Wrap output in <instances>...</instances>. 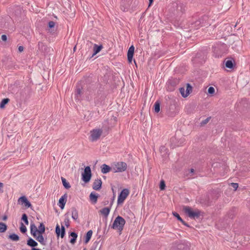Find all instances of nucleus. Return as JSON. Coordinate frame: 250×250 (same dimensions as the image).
Here are the masks:
<instances>
[{"label":"nucleus","instance_id":"nucleus-1","mask_svg":"<svg viewBox=\"0 0 250 250\" xmlns=\"http://www.w3.org/2000/svg\"><path fill=\"white\" fill-rule=\"evenodd\" d=\"M45 230V226L42 223H40L38 229L34 223L30 224V232L31 235L42 245H46L45 241L42 236Z\"/></svg>","mask_w":250,"mask_h":250},{"label":"nucleus","instance_id":"nucleus-2","mask_svg":"<svg viewBox=\"0 0 250 250\" xmlns=\"http://www.w3.org/2000/svg\"><path fill=\"white\" fill-rule=\"evenodd\" d=\"M31 89L25 86L21 88L15 94V98L17 103L20 104L24 103L31 97Z\"/></svg>","mask_w":250,"mask_h":250},{"label":"nucleus","instance_id":"nucleus-3","mask_svg":"<svg viewBox=\"0 0 250 250\" xmlns=\"http://www.w3.org/2000/svg\"><path fill=\"white\" fill-rule=\"evenodd\" d=\"M227 45L224 43H217L212 46V51L216 58L221 57L227 51Z\"/></svg>","mask_w":250,"mask_h":250},{"label":"nucleus","instance_id":"nucleus-4","mask_svg":"<svg viewBox=\"0 0 250 250\" xmlns=\"http://www.w3.org/2000/svg\"><path fill=\"white\" fill-rule=\"evenodd\" d=\"M106 96L102 90L99 89L94 94V102L96 106H100L104 104Z\"/></svg>","mask_w":250,"mask_h":250},{"label":"nucleus","instance_id":"nucleus-5","mask_svg":"<svg viewBox=\"0 0 250 250\" xmlns=\"http://www.w3.org/2000/svg\"><path fill=\"white\" fill-rule=\"evenodd\" d=\"M125 224V220L121 216H118L114 221L111 228L121 232Z\"/></svg>","mask_w":250,"mask_h":250},{"label":"nucleus","instance_id":"nucleus-6","mask_svg":"<svg viewBox=\"0 0 250 250\" xmlns=\"http://www.w3.org/2000/svg\"><path fill=\"white\" fill-rule=\"evenodd\" d=\"M183 210L188 216L191 219H196L200 216L201 211L198 209H193L188 206H185L183 208Z\"/></svg>","mask_w":250,"mask_h":250},{"label":"nucleus","instance_id":"nucleus-7","mask_svg":"<svg viewBox=\"0 0 250 250\" xmlns=\"http://www.w3.org/2000/svg\"><path fill=\"white\" fill-rule=\"evenodd\" d=\"M170 146L172 148L182 146L185 144V139L184 138H181L179 139L176 136H173L170 139Z\"/></svg>","mask_w":250,"mask_h":250},{"label":"nucleus","instance_id":"nucleus-8","mask_svg":"<svg viewBox=\"0 0 250 250\" xmlns=\"http://www.w3.org/2000/svg\"><path fill=\"white\" fill-rule=\"evenodd\" d=\"M129 194V190L127 188L123 189L118 197L117 203L118 205L123 203Z\"/></svg>","mask_w":250,"mask_h":250},{"label":"nucleus","instance_id":"nucleus-9","mask_svg":"<svg viewBox=\"0 0 250 250\" xmlns=\"http://www.w3.org/2000/svg\"><path fill=\"white\" fill-rule=\"evenodd\" d=\"M127 168V165L123 162H120L115 163L113 166V169L115 172H123Z\"/></svg>","mask_w":250,"mask_h":250},{"label":"nucleus","instance_id":"nucleus-10","mask_svg":"<svg viewBox=\"0 0 250 250\" xmlns=\"http://www.w3.org/2000/svg\"><path fill=\"white\" fill-rule=\"evenodd\" d=\"M205 55L203 52L197 53L194 58L192 60L193 63H202L205 61Z\"/></svg>","mask_w":250,"mask_h":250},{"label":"nucleus","instance_id":"nucleus-11","mask_svg":"<svg viewBox=\"0 0 250 250\" xmlns=\"http://www.w3.org/2000/svg\"><path fill=\"white\" fill-rule=\"evenodd\" d=\"M104 129V127H103L102 129H93L91 131V134H90L91 140L92 141H96L97 139H98L100 137L101 135H102V133Z\"/></svg>","mask_w":250,"mask_h":250},{"label":"nucleus","instance_id":"nucleus-12","mask_svg":"<svg viewBox=\"0 0 250 250\" xmlns=\"http://www.w3.org/2000/svg\"><path fill=\"white\" fill-rule=\"evenodd\" d=\"M83 180L85 182H88L91 177V169L89 167L87 166L84 168V172L82 174Z\"/></svg>","mask_w":250,"mask_h":250},{"label":"nucleus","instance_id":"nucleus-13","mask_svg":"<svg viewBox=\"0 0 250 250\" xmlns=\"http://www.w3.org/2000/svg\"><path fill=\"white\" fill-rule=\"evenodd\" d=\"M178 80L177 79L168 80L167 83V89L169 91H173L175 87L178 83Z\"/></svg>","mask_w":250,"mask_h":250},{"label":"nucleus","instance_id":"nucleus-14","mask_svg":"<svg viewBox=\"0 0 250 250\" xmlns=\"http://www.w3.org/2000/svg\"><path fill=\"white\" fill-rule=\"evenodd\" d=\"M97 88V85L95 84H91L88 86L87 88V93L86 94V100L88 101H90L91 99V95L92 94L93 92L96 90Z\"/></svg>","mask_w":250,"mask_h":250},{"label":"nucleus","instance_id":"nucleus-15","mask_svg":"<svg viewBox=\"0 0 250 250\" xmlns=\"http://www.w3.org/2000/svg\"><path fill=\"white\" fill-rule=\"evenodd\" d=\"M18 203L23 205L26 208H30L32 206L31 203L24 196H21L19 198Z\"/></svg>","mask_w":250,"mask_h":250},{"label":"nucleus","instance_id":"nucleus-16","mask_svg":"<svg viewBox=\"0 0 250 250\" xmlns=\"http://www.w3.org/2000/svg\"><path fill=\"white\" fill-rule=\"evenodd\" d=\"M132 0H122L121 5V10L124 12L127 11L132 3Z\"/></svg>","mask_w":250,"mask_h":250},{"label":"nucleus","instance_id":"nucleus-17","mask_svg":"<svg viewBox=\"0 0 250 250\" xmlns=\"http://www.w3.org/2000/svg\"><path fill=\"white\" fill-rule=\"evenodd\" d=\"M67 198V194L63 195L59 199L58 205L61 209H63Z\"/></svg>","mask_w":250,"mask_h":250},{"label":"nucleus","instance_id":"nucleus-18","mask_svg":"<svg viewBox=\"0 0 250 250\" xmlns=\"http://www.w3.org/2000/svg\"><path fill=\"white\" fill-rule=\"evenodd\" d=\"M134 53V47L131 45L128 49L127 51V60L129 63H131Z\"/></svg>","mask_w":250,"mask_h":250},{"label":"nucleus","instance_id":"nucleus-19","mask_svg":"<svg viewBox=\"0 0 250 250\" xmlns=\"http://www.w3.org/2000/svg\"><path fill=\"white\" fill-rule=\"evenodd\" d=\"M38 49L40 52L45 54L47 52L48 48L44 43L39 42L38 44Z\"/></svg>","mask_w":250,"mask_h":250},{"label":"nucleus","instance_id":"nucleus-20","mask_svg":"<svg viewBox=\"0 0 250 250\" xmlns=\"http://www.w3.org/2000/svg\"><path fill=\"white\" fill-rule=\"evenodd\" d=\"M226 67L232 69L235 65L234 60L232 58L225 61Z\"/></svg>","mask_w":250,"mask_h":250},{"label":"nucleus","instance_id":"nucleus-21","mask_svg":"<svg viewBox=\"0 0 250 250\" xmlns=\"http://www.w3.org/2000/svg\"><path fill=\"white\" fill-rule=\"evenodd\" d=\"M159 151L161 156H167L170 154L168 149L164 146L160 147Z\"/></svg>","mask_w":250,"mask_h":250},{"label":"nucleus","instance_id":"nucleus-22","mask_svg":"<svg viewBox=\"0 0 250 250\" xmlns=\"http://www.w3.org/2000/svg\"><path fill=\"white\" fill-rule=\"evenodd\" d=\"M102 186V181L101 179H96L93 184V188L95 190H99L101 188Z\"/></svg>","mask_w":250,"mask_h":250},{"label":"nucleus","instance_id":"nucleus-23","mask_svg":"<svg viewBox=\"0 0 250 250\" xmlns=\"http://www.w3.org/2000/svg\"><path fill=\"white\" fill-rule=\"evenodd\" d=\"M103 48L102 45H98L97 44H94L93 46V53L92 54V57L94 55L98 53Z\"/></svg>","mask_w":250,"mask_h":250},{"label":"nucleus","instance_id":"nucleus-24","mask_svg":"<svg viewBox=\"0 0 250 250\" xmlns=\"http://www.w3.org/2000/svg\"><path fill=\"white\" fill-rule=\"evenodd\" d=\"M110 209V207L104 208L100 210V212L104 216L107 217L109 214Z\"/></svg>","mask_w":250,"mask_h":250},{"label":"nucleus","instance_id":"nucleus-25","mask_svg":"<svg viewBox=\"0 0 250 250\" xmlns=\"http://www.w3.org/2000/svg\"><path fill=\"white\" fill-rule=\"evenodd\" d=\"M71 212H72V213H71L72 218L74 220H77L79 217L78 212L77 210L75 208H72Z\"/></svg>","mask_w":250,"mask_h":250},{"label":"nucleus","instance_id":"nucleus-26","mask_svg":"<svg viewBox=\"0 0 250 250\" xmlns=\"http://www.w3.org/2000/svg\"><path fill=\"white\" fill-rule=\"evenodd\" d=\"M89 198H90V200L94 204H95L97 203V199H98V195L96 193H95L94 192H91L90 194Z\"/></svg>","mask_w":250,"mask_h":250},{"label":"nucleus","instance_id":"nucleus-27","mask_svg":"<svg viewBox=\"0 0 250 250\" xmlns=\"http://www.w3.org/2000/svg\"><path fill=\"white\" fill-rule=\"evenodd\" d=\"M154 112L156 113L159 112L160 110V102L159 101H156L154 104Z\"/></svg>","mask_w":250,"mask_h":250},{"label":"nucleus","instance_id":"nucleus-28","mask_svg":"<svg viewBox=\"0 0 250 250\" xmlns=\"http://www.w3.org/2000/svg\"><path fill=\"white\" fill-rule=\"evenodd\" d=\"M9 101V99L7 98L2 99L1 102L0 103V108H4L5 107V105L7 104Z\"/></svg>","mask_w":250,"mask_h":250},{"label":"nucleus","instance_id":"nucleus-29","mask_svg":"<svg viewBox=\"0 0 250 250\" xmlns=\"http://www.w3.org/2000/svg\"><path fill=\"white\" fill-rule=\"evenodd\" d=\"M192 90V87L189 83H187L186 85V90L185 96H188L189 94L191 92Z\"/></svg>","mask_w":250,"mask_h":250},{"label":"nucleus","instance_id":"nucleus-30","mask_svg":"<svg viewBox=\"0 0 250 250\" xmlns=\"http://www.w3.org/2000/svg\"><path fill=\"white\" fill-rule=\"evenodd\" d=\"M27 244L30 247H36L38 245V243L32 238H29L27 240Z\"/></svg>","mask_w":250,"mask_h":250},{"label":"nucleus","instance_id":"nucleus-31","mask_svg":"<svg viewBox=\"0 0 250 250\" xmlns=\"http://www.w3.org/2000/svg\"><path fill=\"white\" fill-rule=\"evenodd\" d=\"M82 94L83 93L82 91V88H81L80 87H77V88L76 89L75 94L76 98L79 99L80 98H81Z\"/></svg>","mask_w":250,"mask_h":250},{"label":"nucleus","instance_id":"nucleus-32","mask_svg":"<svg viewBox=\"0 0 250 250\" xmlns=\"http://www.w3.org/2000/svg\"><path fill=\"white\" fill-rule=\"evenodd\" d=\"M110 167L104 164L102 166V172L103 173H106L110 171Z\"/></svg>","mask_w":250,"mask_h":250},{"label":"nucleus","instance_id":"nucleus-33","mask_svg":"<svg viewBox=\"0 0 250 250\" xmlns=\"http://www.w3.org/2000/svg\"><path fill=\"white\" fill-rule=\"evenodd\" d=\"M93 232L91 230H90L87 231L86 234L85 239V243H87L89 240H90L92 235Z\"/></svg>","mask_w":250,"mask_h":250},{"label":"nucleus","instance_id":"nucleus-34","mask_svg":"<svg viewBox=\"0 0 250 250\" xmlns=\"http://www.w3.org/2000/svg\"><path fill=\"white\" fill-rule=\"evenodd\" d=\"M70 235L72 237V238L70 240V242L72 244H74L78 236L77 234L75 232H72Z\"/></svg>","mask_w":250,"mask_h":250},{"label":"nucleus","instance_id":"nucleus-35","mask_svg":"<svg viewBox=\"0 0 250 250\" xmlns=\"http://www.w3.org/2000/svg\"><path fill=\"white\" fill-rule=\"evenodd\" d=\"M173 215L177 218V219L180 221L183 224L185 225V226H187V224L185 223V222L182 219V218L180 216L178 213L175 212H172Z\"/></svg>","mask_w":250,"mask_h":250},{"label":"nucleus","instance_id":"nucleus-36","mask_svg":"<svg viewBox=\"0 0 250 250\" xmlns=\"http://www.w3.org/2000/svg\"><path fill=\"white\" fill-rule=\"evenodd\" d=\"M56 23L55 22L53 21H49L48 23V28L49 30H51V31H49L50 33L52 32L53 30H52L53 28H54L55 26Z\"/></svg>","mask_w":250,"mask_h":250},{"label":"nucleus","instance_id":"nucleus-37","mask_svg":"<svg viewBox=\"0 0 250 250\" xmlns=\"http://www.w3.org/2000/svg\"><path fill=\"white\" fill-rule=\"evenodd\" d=\"M62 179V184H63V186L66 188V189H68L70 188V184L69 183H68L66 179L63 178V177H62L61 178Z\"/></svg>","mask_w":250,"mask_h":250},{"label":"nucleus","instance_id":"nucleus-38","mask_svg":"<svg viewBox=\"0 0 250 250\" xmlns=\"http://www.w3.org/2000/svg\"><path fill=\"white\" fill-rule=\"evenodd\" d=\"M7 229V226L3 223H0V232H4Z\"/></svg>","mask_w":250,"mask_h":250},{"label":"nucleus","instance_id":"nucleus-39","mask_svg":"<svg viewBox=\"0 0 250 250\" xmlns=\"http://www.w3.org/2000/svg\"><path fill=\"white\" fill-rule=\"evenodd\" d=\"M210 119H211V117H208L206 119L202 121L200 123V126H204L210 121Z\"/></svg>","mask_w":250,"mask_h":250},{"label":"nucleus","instance_id":"nucleus-40","mask_svg":"<svg viewBox=\"0 0 250 250\" xmlns=\"http://www.w3.org/2000/svg\"><path fill=\"white\" fill-rule=\"evenodd\" d=\"M9 238L13 241H17L19 240V237L16 234L10 235Z\"/></svg>","mask_w":250,"mask_h":250},{"label":"nucleus","instance_id":"nucleus-41","mask_svg":"<svg viewBox=\"0 0 250 250\" xmlns=\"http://www.w3.org/2000/svg\"><path fill=\"white\" fill-rule=\"evenodd\" d=\"M21 219L23 221H24V222L25 223V224L26 225H28V221L27 216L26 215V214L24 213V214H22Z\"/></svg>","mask_w":250,"mask_h":250},{"label":"nucleus","instance_id":"nucleus-42","mask_svg":"<svg viewBox=\"0 0 250 250\" xmlns=\"http://www.w3.org/2000/svg\"><path fill=\"white\" fill-rule=\"evenodd\" d=\"M20 229V231L23 233H25L27 231L26 227L23 225L22 223H21Z\"/></svg>","mask_w":250,"mask_h":250},{"label":"nucleus","instance_id":"nucleus-43","mask_svg":"<svg viewBox=\"0 0 250 250\" xmlns=\"http://www.w3.org/2000/svg\"><path fill=\"white\" fill-rule=\"evenodd\" d=\"M183 4L182 3H180L179 4H177V10L180 11L181 13H183L185 11V8H183Z\"/></svg>","mask_w":250,"mask_h":250},{"label":"nucleus","instance_id":"nucleus-44","mask_svg":"<svg viewBox=\"0 0 250 250\" xmlns=\"http://www.w3.org/2000/svg\"><path fill=\"white\" fill-rule=\"evenodd\" d=\"M179 91H180V92L182 95V96L184 98H186L187 97V96H185V93H186V90H185V89L184 87H181L179 89Z\"/></svg>","mask_w":250,"mask_h":250},{"label":"nucleus","instance_id":"nucleus-45","mask_svg":"<svg viewBox=\"0 0 250 250\" xmlns=\"http://www.w3.org/2000/svg\"><path fill=\"white\" fill-rule=\"evenodd\" d=\"M208 93L209 94H213L215 92V89L212 86H210L208 88Z\"/></svg>","mask_w":250,"mask_h":250},{"label":"nucleus","instance_id":"nucleus-46","mask_svg":"<svg viewBox=\"0 0 250 250\" xmlns=\"http://www.w3.org/2000/svg\"><path fill=\"white\" fill-rule=\"evenodd\" d=\"M166 185L164 181L162 180L160 182V188L161 190H164L165 188Z\"/></svg>","mask_w":250,"mask_h":250},{"label":"nucleus","instance_id":"nucleus-47","mask_svg":"<svg viewBox=\"0 0 250 250\" xmlns=\"http://www.w3.org/2000/svg\"><path fill=\"white\" fill-rule=\"evenodd\" d=\"M231 185L235 190H236L238 188V184L237 183H231Z\"/></svg>","mask_w":250,"mask_h":250},{"label":"nucleus","instance_id":"nucleus-48","mask_svg":"<svg viewBox=\"0 0 250 250\" xmlns=\"http://www.w3.org/2000/svg\"><path fill=\"white\" fill-rule=\"evenodd\" d=\"M61 230L60 228V226L59 225H57L56 228V232L58 235H59L60 234Z\"/></svg>","mask_w":250,"mask_h":250},{"label":"nucleus","instance_id":"nucleus-49","mask_svg":"<svg viewBox=\"0 0 250 250\" xmlns=\"http://www.w3.org/2000/svg\"><path fill=\"white\" fill-rule=\"evenodd\" d=\"M65 234V229L63 226L61 228V237L63 238Z\"/></svg>","mask_w":250,"mask_h":250},{"label":"nucleus","instance_id":"nucleus-50","mask_svg":"<svg viewBox=\"0 0 250 250\" xmlns=\"http://www.w3.org/2000/svg\"><path fill=\"white\" fill-rule=\"evenodd\" d=\"M1 40H2L3 41H4V42L6 41L7 39V36H6V35H2L1 36Z\"/></svg>","mask_w":250,"mask_h":250},{"label":"nucleus","instance_id":"nucleus-51","mask_svg":"<svg viewBox=\"0 0 250 250\" xmlns=\"http://www.w3.org/2000/svg\"><path fill=\"white\" fill-rule=\"evenodd\" d=\"M24 47L22 46H20L18 47V50L20 52H21L23 51Z\"/></svg>","mask_w":250,"mask_h":250},{"label":"nucleus","instance_id":"nucleus-52","mask_svg":"<svg viewBox=\"0 0 250 250\" xmlns=\"http://www.w3.org/2000/svg\"><path fill=\"white\" fill-rule=\"evenodd\" d=\"M201 23V20H198L195 21V24L198 26H200V24Z\"/></svg>","mask_w":250,"mask_h":250},{"label":"nucleus","instance_id":"nucleus-53","mask_svg":"<svg viewBox=\"0 0 250 250\" xmlns=\"http://www.w3.org/2000/svg\"><path fill=\"white\" fill-rule=\"evenodd\" d=\"M7 216H6V215H4V216H3V217H2V220H3V221H6V220H7Z\"/></svg>","mask_w":250,"mask_h":250},{"label":"nucleus","instance_id":"nucleus-54","mask_svg":"<svg viewBox=\"0 0 250 250\" xmlns=\"http://www.w3.org/2000/svg\"><path fill=\"white\" fill-rule=\"evenodd\" d=\"M64 222H65V225H66L67 226H68V225H69V224H68L69 220H68V219L65 220L64 221Z\"/></svg>","mask_w":250,"mask_h":250},{"label":"nucleus","instance_id":"nucleus-55","mask_svg":"<svg viewBox=\"0 0 250 250\" xmlns=\"http://www.w3.org/2000/svg\"><path fill=\"white\" fill-rule=\"evenodd\" d=\"M3 184L1 182H0V189H1L3 187Z\"/></svg>","mask_w":250,"mask_h":250},{"label":"nucleus","instance_id":"nucleus-56","mask_svg":"<svg viewBox=\"0 0 250 250\" xmlns=\"http://www.w3.org/2000/svg\"><path fill=\"white\" fill-rule=\"evenodd\" d=\"M153 2V0H149V5H151Z\"/></svg>","mask_w":250,"mask_h":250},{"label":"nucleus","instance_id":"nucleus-57","mask_svg":"<svg viewBox=\"0 0 250 250\" xmlns=\"http://www.w3.org/2000/svg\"><path fill=\"white\" fill-rule=\"evenodd\" d=\"M194 169H193V168L190 169V172H191V173L194 172Z\"/></svg>","mask_w":250,"mask_h":250},{"label":"nucleus","instance_id":"nucleus-58","mask_svg":"<svg viewBox=\"0 0 250 250\" xmlns=\"http://www.w3.org/2000/svg\"><path fill=\"white\" fill-rule=\"evenodd\" d=\"M134 62H135V63L136 64V62L135 60H134Z\"/></svg>","mask_w":250,"mask_h":250}]
</instances>
